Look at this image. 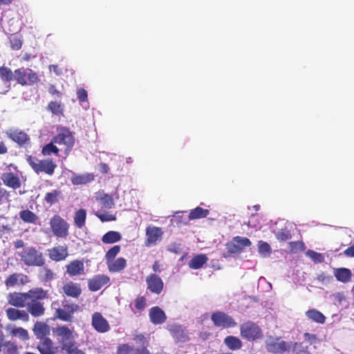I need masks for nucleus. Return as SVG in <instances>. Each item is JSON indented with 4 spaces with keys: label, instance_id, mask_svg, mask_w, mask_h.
<instances>
[{
    "label": "nucleus",
    "instance_id": "nucleus-1",
    "mask_svg": "<svg viewBox=\"0 0 354 354\" xmlns=\"http://www.w3.org/2000/svg\"><path fill=\"white\" fill-rule=\"evenodd\" d=\"M53 333L57 337L62 349L67 354H75L78 352L73 330L66 326H59L53 330Z\"/></svg>",
    "mask_w": 354,
    "mask_h": 354
},
{
    "label": "nucleus",
    "instance_id": "nucleus-2",
    "mask_svg": "<svg viewBox=\"0 0 354 354\" xmlns=\"http://www.w3.org/2000/svg\"><path fill=\"white\" fill-rule=\"evenodd\" d=\"M21 262L27 266L41 267L45 263V259L42 252L32 246L24 248L17 252Z\"/></svg>",
    "mask_w": 354,
    "mask_h": 354
},
{
    "label": "nucleus",
    "instance_id": "nucleus-3",
    "mask_svg": "<svg viewBox=\"0 0 354 354\" xmlns=\"http://www.w3.org/2000/svg\"><path fill=\"white\" fill-rule=\"evenodd\" d=\"M266 350L274 354L289 352L293 348L292 342H286L280 337H274L269 336L265 341Z\"/></svg>",
    "mask_w": 354,
    "mask_h": 354
},
{
    "label": "nucleus",
    "instance_id": "nucleus-4",
    "mask_svg": "<svg viewBox=\"0 0 354 354\" xmlns=\"http://www.w3.org/2000/svg\"><path fill=\"white\" fill-rule=\"evenodd\" d=\"M53 142L60 147V151H64L66 158L74 146L75 138L68 129H63L53 138Z\"/></svg>",
    "mask_w": 354,
    "mask_h": 354
},
{
    "label": "nucleus",
    "instance_id": "nucleus-5",
    "mask_svg": "<svg viewBox=\"0 0 354 354\" xmlns=\"http://www.w3.org/2000/svg\"><path fill=\"white\" fill-rule=\"evenodd\" d=\"M27 161L31 168L37 174L45 173L49 176L54 174L56 164L50 159L38 160L36 158L29 156Z\"/></svg>",
    "mask_w": 354,
    "mask_h": 354
},
{
    "label": "nucleus",
    "instance_id": "nucleus-6",
    "mask_svg": "<svg viewBox=\"0 0 354 354\" xmlns=\"http://www.w3.org/2000/svg\"><path fill=\"white\" fill-rule=\"evenodd\" d=\"M252 243L250 240L243 236H234L225 246L227 254H223L224 258H227L230 254L243 252L245 248L250 247Z\"/></svg>",
    "mask_w": 354,
    "mask_h": 354
},
{
    "label": "nucleus",
    "instance_id": "nucleus-7",
    "mask_svg": "<svg viewBox=\"0 0 354 354\" xmlns=\"http://www.w3.org/2000/svg\"><path fill=\"white\" fill-rule=\"evenodd\" d=\"M241 335L248 341H254L263 337V332L255 323L248 321L240 326Z\"/></svg>",
    "mask_w": 354,
    "mask_h": 354
},
{
    "label": "nucleus",
    "instance_id": "nucleus-8",
    "mask_svg": "<svg viewBox=\"0 0 354 354\" xmlns=\"http://www.w3.org/2000/svg\"><path fill=\"white\" fill-rule=\"evenodd\" d=\"M15 80L21 85H32L39 81L37 73L32 69L21 68L15 71Z\"/></svg>",
    "mask_w": 354,
    "mask_h": 354
},
{
    "label": "nucleus",
    "instance_id": "nucleus-9",
    "mask_svg": "<svg viewBox=\"0 0 354 354\" xmlns=\"http://www.w3.org/2000/svg\"><path fill=\"white\" fill-rule=\"evenodd\" d=\"M49 224L53 233L57 237L65 238L68 235V223L59 215H54Z\"/></svg>",
    "mask_w": 354,
    "mask_h": 354
},
{
    "label": "nucleus",
    "instance_id": "nucleus-10",
    "mask_svg": "<svg viewBox=\"0 0 354 354\" xmlns=\"http://www.w3.org/2000/svg\"><path fill=\"white\" fill-rule=\"evenodd\" d=\"M211 319L216 327L227 328H233L237 325L231 316L221 311L214 313L211 316Z\"/></svg>",
    "mask_w": 354,
    "mask_h": 354
},
{
    "label": "nucleus",
    "instance_id": "nucleus-11",
    "mask_svg": "<svg viewBox=\"0 0 354 354\" xmlns=\"http://www.w3.org/2000/svg\"><path fill=\"white\" fill-rule=\"evenodd\" d=\"M163 235V231L160 227L155 226H149L146 229V240L145 245L147 247H151L156 245L160 241Z\"/></svg>",
    "mask_w": 354,
    "mask_h": 354
},
{
    "label": "nucleus",
    "instance_id": "nucleus-12",
    "mask_svg": "<svg viewBox=\"0 0 354 354\" xmlns=\"http://www.w3.org/2000/svg\"><path fill=\"white\" fill-rule=\"evenodd\" d=\"M79 308V306L75 304H65L63 308H57L55 317L64 322H71L73 319V315Z\"/></svg>",
    "mask_w": 354,
    "mask_h": 354
},
{
    "label": "nucleus",
    "instance_id": "nucleus-13",
    "mask_svg": "<svg viewBox=\"0 0 354 354\" xmlns=\"http://www.w3.org/2000/svg\"><path fill=\"white\" fill-rule=\"evenodd\" d=\"M92 326L100 333H106L110 330L108 321L100 313H94L92 315Z\"/></svg>",
    "mask_w": 354,
    "mask_h": 354
},
{
    "label": "nucleus",
    "instance_id": "nucleus-14",
    "mask_svg": "<svg viewBox=\"0 0 354 354\" xmlns=\"http://www.w3.org/2000/svg\"><path fill=\"white\" fill-rule=\"evenodd\" d=\"M146 283L147 289L153 293L159 295L163 289V281L161 278L156 274H151L147 276Z\"/></svg>",
    "mask_w": 354,
    "mask_h": 354
},
{
    "label": "nucleus",
    "instance_id": "nucleus-15",
    "mask_svg": "<svg viewBox=\"0 0 354 354\" xmlns=\"http://www.w3.org/2000/svg\"><path fill=\"white\" fill-rule=\"evenodd\" d=\"M8 136L21 147H26L30 143L29 136L23 131L15 129L7 131Z\"/></svg>",
    "mask_w": 354,
    "mask_h": 354
},
{
    "label": "nucleus",
    "instance_id": "nucleus-16",
    "mask_svg": "<svg viewBox=\"0 0 354 354\" xmlns=\"http://www.w3.org/2000/svg\"><path fill=\"white\" fill-rule=\"evenodd\" d=\"M8 304L18 308L26 306L28 300L26 292H12L8 297Z\"/></svg>",
    "mask_w": 354,
    "mask_h": 354
},
{
    "label": "nucleus",
    "instance_id": "nucleus-17",
    "mask_svg": "<svg viewBox=\"0 0 354 354\" xmlns=\"http://www.w3.org/2000/svg\"><path fill=\"white\" fill-rule=\"evenodd\" d=\"M1 180L3 184L14 189L21 187V180L19 176L12 172H6L2 174Z\"/></svg>",
    "mask_w": 354,
    "mask_h": 354
},
{
    "label": "nucleus",
    "instance_id": "nucleus-18",
    "mask_svg": "<svg viewBox=\"0 0 354 354\" xmlns=\"http://www.w3.org/2000/svg\"><path fill=\"white\" fill-rule=\"evenodd\" d=\"M47 251L50 259L55 261L64 260L68 256L67 248L63 245L54 247Z\"/></svg>",
    "mask_w": 354,
    "mask_h": 354
},
{
    "label": "nucleus",
    "instance_id": "nucleus-19",
    "mask_svg": "<svg viewBox=\"0 0 354 354\" xmlns=\"http://www.w3.org/2000/svg\"><path fill=\"white\" fill-rule=\"evenodd\" d=\"M6 313L8 319L11 321L20 319L24 322H28L29 320L28 313L24 310L8 308L6 310Z\"/></svg>",
    "mask_w": 354,
    "mask_h": 354
},
{
    "label": "nucleus",
    "instance_id": "nucleus-20",
    "mask_svg": "<svg viewBox=\"0 0 354 354\" xmlns=\"http://www.w3.org/2000/svg\"><path fill=\"white\" fill-rule=\"evenodd\" d=\"M109 280V277L106 275H96L88 281V288L91 291H97L103 286L108 283Z\"/></svg>",
    "mask_w": 354,
    "mask_h": 354
},
{
    "label": "nucleus",
    "instance_id": "nucleus-21",
    "mask_svg": "<svg viewBox=\"0 0 354 354\" xmlns=\"http://www.w3.org/2000/svg\"><path fill=\"white\" fill-rule=\"evenodd\" d=\"M64 293L73 298H77L82 293L80 285L72 281L68 282L62 288Z\"/></svg>",
    "mask_w": 354,
    "mask_h": 354
},
{
    "label": "nucleus",
    "instance_id": "nucleus-22",
    "mask_svg": "<svg viewBox=\"0 0 354 354\" xmlns=\"http://www.w3.org/2000/svg\"><path fill=\"white\" fill-rule=\"evenodd\" d=\"M151 322L154 324H160L165 322L166 315L165 312L158 306L153 307L149 310Z\"/></svg>",
    "mask_w": 354,
    "mask_h": 354
},
{
    "label": "nucleus",
    "instance_id": "nucleus-23",
    "mask_svg": "<svg viewBox=\"0 0 354 354\" xmlns=\"http://www.w3.org/2000/svg\"><path fill=\"white\" fill-rule=\"evenodd\" d=\"M66 272L71 276L74 277L82 274L84 272V266L82 261L75 260L66 266Z\"/></svg>",
    "mask_w": 354,
    "mask_h": 354
},
{
    "label": "nucleus",
    "instance_id": "nucleus-24",
    "mask_svg": "<svg viewBox=\"0 0 354 354\" xmlns=\"http://www.w3.org/2000/svg\"><path fill=\"white\" fill-rule=\"evenodd\" d=\"M28 312L34 317L42 316L45 308L41 301H28L26 305Z\"/></svg>",
    "mask_w": 354,
    "mask_h": 354
},
{
    "label": "nucleus",
    "instance_id": "nucleus-25",
    "mask_svg": "<svg viewBox=\"0 0 354 354\" xmlns=\"http://www.w3.org/2000/svg\"><path fill=\"white\" fill-rule=\"evenodd\" d=\"M168 329L174 338L179 342H185L187 339V334L185 330L180 325L171 324Z\"/></svg>",
    "mask_w": 354,
    "mask_h": 354
},
{
    "label": "nucleus",
    "instance_id": "nucleus-26",
    "mask_svg": "<svg viewBox=\"0 0 354 354\" xmlns=\"http://www.w3.org/2000/svg\"><path fill=\"white\" fill-rule=\"evenodd\" d=\"M41 342L37 348L41 354H56V348L53 346L52 340L48 337L41 339Z\"/></svg>",
    "mask_w": 354,
    "mask_h": 354
},
{
    "label": "nucleus",
    "instance_id": "nucleus-27",
    "mask_svg": "<svg viewBox=\"0 0 354 354\" xmlns=\"http://www.w3.org/2000/svg\"><path fill=\"white\" fill-rule=\"evenodd\" d=\"M95 199L102 209H111L115 205L113 198L105 193H98L95 196Z\"/></svg>",
    "mask_w": 354,
    "mask_h": 354
},
{
    "label": "nucleus",
    "instance_id": "nucleus-28",
    "mask_svg": "<svg viewBox=\"0 0 354 354\" xmlns=\"http://www.w3.org/2000/svg\"><path fill=\"white\" fill-rule=\"evenodd\" d=\"M33 333L37 339H44L49 334L50 328L46 323L37 322L33 327Z\"/></svg>",
    "mask_w": 354,
    "mask_h": 354
},
{
    "label": "nucleus",
    "instance_id": "nucleus-29",
    "mask_svg": "<svg viewBox=\"0 0 354 354\" xmlns=\"http://www.w3.org/2000/svg\"><path fill=\"white\" fill-rule=\"evenodd\" d=\"M28 301H39L47 296V292L41 288H34L26 292Z\"/></svg>",
    "mask_w": 354,
    "mask_h": 354
},
{
    "label": "nucleus",
    "instance_id": "nucleus-30",
    "mask_svg": "<svg viewBox=\"0 0 354 354\" xmlns=\"http://www.w3.org/2000/svg\"><path fill=\"white\" fill-rule=\"evenodd\" d=\"M108 269L111 272H118L122 270L127 266V261L123 257L113 259L106 262Z\"/></svg>",
    "mask_w": 354,
    "mask_h": 354
},
{
    "label": "nucleus",
    "instance_id": "nucleus-31",
    "mask_svg": "<svg viewBox=\"0 0 354 354\" xmlns=\"http://www.w3.org/2000/svg\"><path fill=\"white\" fill-rule=\"evenodd\" d=\"M208 258L205 254H201L194 256L189 262V266L192 269L197 270L203 267L207 263Z\"/></svg>",
    "mask_w": 354,
    "mask_h": 354
},
{
    "label": "nucleus",
    "instance_id": "nucleus-32",
    "mask_svg": "<svg viewBox=\"0 0 354 354\" xmlns=\"http://www.w3.org/2000/svg\"><path fill=\"white\" fill-rule=\"evenodd\" d=\"M334 275L338 281L346 283L351 278V272L347 268H337L334 270Z\"/></svg>",
    "mask_w": 354,
    "mask_h": 354
},
{
    "label": "nucleus",
    "instance_id": "nucleus-33",
    "mask_svg": "<svg viewBox=\"0 0 354 354\" xmlns=\"http://www.w3.org/2000/svg\"><path fill=\"white\" fill-rule=\"evenodd\" d=\"M93 175L91 174L74 175L71 178V182L73 185H84L91 182L93 180Z\"/></svg>",
    "mask_w": 354,
    "mask_h": 354
},
{
    "label": "nucleus",
    "instance_id": "nucleus-34",
    "mask_svg": "<svg viewBox=\"0 0 354 354\" xmlns=\"http://www.w3.org/2000/svg\"><path fill=\"white\" fill-rule=\"evenodd\" d=\"M306 317L319 324H324L325 322V316L319 311L316 309H311L306 312Z\"/></svg>",
    "mask_w": 354,
    "mask_h": 354
},
{
    "label": "nucleus",
    "instance_id": "nucleus-35",
    "mask_svg": "<svg viewBox=\"0 0 354 354\" xmlns=\"http://www.w3.org/2000/svg\"><path fill=\"white\" fill-rule=\"evenodd\" d=\"M122 238L121 234L116 231H109L102 238L104 243L111 244L119 241Z\"/></svg>",
    "mask_w": 354,
    "mask_h": 354
},
{
    "label": "nucleus",
    "instance_id": "nucleus-36",
    "mask_svg": "<svg viewBox=\"0 0 354 354\" xmlns=\"http://www.w3.org/2000/svg\"><path fill=\"white\" fill-rule=\"evenodd\" d=\"M86 212L84 209H80L75 212L74 215V223L78 228H82L85 225Z\"/></svg>",
    "mask_w": 354,
    "mask_h": 354
},
{
    "label": "nucleus",
    "instance_id": "nucleus-37",
    "mask_svg": "<svg viewBox=\"0 0 354 354\" xmlns=\"http://www.w3.org/2000/svg\"><path fill=\"white\" fill-rule=\"evenodd\" d=\"M225 345L231 350H236L242 346L241 341L236 337L227 336L224 339Z\"/></svg>",
    "mask_w": 354,
    "mask_h": 354
},
{
    "label": "nucleus",
    "instance_id": "nucleus-38",
    "mask_svg": "<svg viewBox=\"0 0 354 354\" xmlns=\"http://www.w3.org/2000/svg\"><path fill=\"white\" fill-rule=\"evenodd\" d=\"M0 79L3 82H10L15 80V74L6 66L0 67Z\"/></svg>",
    "mask_w": 354,
    "mask_h": 354
},
{
    "label": "nucleus",
    "instance_id": "nucleus-39",
    "mask_svg": "<svg viewBox=\"0 0 354 354\" xmlns=\"http://www.w3.org/2000/svg\"><path fill=\"white\" fill-rule=\"evenodd\" d=\"M209 213V211L201 207H197L192 209L189 214V218L191 220L205 218Z\"/></svg>",
    "mask_w": 354,
    "mask_h": 354
},
{
    "label": "nucleus",
    "instance_id": "nucleus-40",
    "mask_svg": "<svg viewBox=\"0 0 354 354\" xmlns=\"http://www.w3.org/2000/svg\"><path fill=\"white\" fill-rule=\"evenodd\" d=\"M19 217L23 221L28 223H35L37 219L36 214L28 209L21 211Z\"/></svg>",
    "mask_w": 354,
    "mask_h": 354
},
{
    "label": "nucleus",
    "instance_id": "nucleus-41",
    "mask_svg": "<svg viewBox=\"0 0 354 354\" xmlns=\"http://www.w3.org/2000/svg\"><path fill=\"white\" fill-rule=\"evenodd\" d=\"M258 252L262 257H268L270 255L272 249L267 242L259 241L258 243Z\"/></svg>",
    "mask_w": 354,
    "mask_h": 354
},
{
    "label": "nucleus",
    "instance_id": "nucleus-42",
    "mask_svg": "<svg viewBox=\"0 0 354 354\" xmlns=\"http://www.w3.org/2000/svg\"><path fill=\"white\" fill-rule=\"evenodd\" d=\"M59 151L60 149L55 145L53 140L50 143L47 144L43 147L41 152L44 156H50L52 153L58 156Z\"/></svg>",
    "mask_w": 354,
    "mask_h": 354
},
{
    "label": "nucleus",
    "instance_id": "nucleus-43",
    "mask_svg": "<svg viewBox=\"0 0 354 354\" xmlns=\"http://www.w3.org/2000/svg\"><path fill=\"white\" fill-rule=\"evenodd\" d=\"M77 96L78 100H80L82 107L84 109H88V94L85 89L80 88L77 91Z\"/></svg>",
    "mask_w": 354,
    "mask_h": 354
},
{
    "label": "nucleus",
    "instance_id": "nucleus-44",
    "mask_svg": "<svg viewBox=\"0 0 354 354\" xmlns=\"http://www.w3.org/2000/svg\"><path fill=\"white\" fill-rule=\"evenodd\" d=\"M95 214L97 218H99V219L102 222H107V221H112L116 220V217L114 214H112L108 212H105L103 209L97 211L95 213Z\"/></svg>",
    "mask_w": 354,
    "mask_h": 354
},
{
    "label": "nucleus",
    "instance_id": "nucleus-45",
    "mask_svg": "<svg viewBox=\"0 0 354 354\" xmlns=\"http://www.w3.org/2000/svg\"><path fill=\"white\" fill-rule=\"evenodd\" d=\"M138 350L128 344H123L118 346L117 349L118 354H137Z\"/></svg>",
    "mask_w": 354,
    "mask_h": 354
},
{
    "label": "nucleus",
    "instance_id": "nucleus-46",
    "mask_svg": "<svg viewBox=\"0 0 354 354\" xmlns=\"http://www.w3.org/2000/svg\"><path fill=\"white\" fill-rule=\"evenodd\" d=\"M61 197V192L57 190H54L51 192H48L45 195V201L47 203L50 205L55 204L58 202L59 198Z\"/></svg>",
    "mask_w": 354,
    "mask_h": 354
},
{
    "label": "nucleus",
    "instance_id": "nucleus-47",
    "mask_svg": "<svg viewBox=\"0 0 354 354\" xmlns=\"http://www.w3.org/2000/svg\"><path fill=\"white\" fill-rule=\"evenodd\" d=\"M189 220L190 219L189 218V216L187 217L183 213L180 214L178 212L176 215L173 216V217L171 218V223L173 225H181L187 224Z\"/></svg>",
    "mask_w": 354,
    "mask_h": 354
},
{
    "label": "nucleus",
    "instance_id": "nucleus-48",
    "mask_svg": "<svg viewBox=\"0 0 354 354\" xmlns=\"http://www.w3.org/2000/svg\"><path fill=\"white\" fill-rule=\"evenodd\" d=\"M39 277L42 281H48L55 278V274L48 268H43L39 271Z\"/></svg>",
    "mask_w": 354,
    "mask_h": 354
},
{
    "label": "nucleus",
    "instance_id": "nucleus-49",
    "mask_svg": "<svg viewBox=\"0 0 354 354\" xmlns=\"http://www.w3.org/2000/svg\"><path fill=\"white\" fill-rule=\"evenodd\" d=\"M306 254L315 263H320L324 261V256L322 254L318 253L315 251L308 250Z\"/></svg>",
    "mask_w": 354,
    "mask_h": 354
},
{
    "label": "nucleus",
    "instance_id": "nucleus-50",
    "mask_svg": "<svg viewBox=\"0 0 354 354\" xmlns=\"http://www.w3.org/2000/svg\"><path fill=\"white\" fill-rule=\"evenodd\" d=\"M12 333L14 336L19 337L21 340H28L29 339L28 331L21 327L14 328Z\"/></svg>",
    "mask_w": 354,
    "mask_h": 354
},
{
    "label": "nucleus",
    "instance_id": "nucleus-51",
    "mask_svg": "<svg viewBox=\"0 0 354 354\" xmlns=\"http://www.w3.org/2000/svg\"><path fill=\"white\" fill-rule=\"evenodd\" d=\"M120 251V247L119 245H114L110 250H109L105 255L106 262L114 259Z\"/></svg>",
    "mask_w": 354,
    "mask_h": 354
},
{
    "label": "nucleus",
    "instance_id": "nucleus-52",
    "mask_svg": "<svg viewBox=\"0 0 354 354\" xmlns=\"http://www.w3.org/2000/svg\"><path fill=\"white\" fill-rule=\"evenodd\" d=\"M48 109L53 114H56V115L62 113L63 111V108H62V104L57 102H50L48 104Z\"/></svg>",
    "mask_w": 354,
    "mask_h": 354
},
{
    "label": "nucleus",
    "instance_id": "nucleus-53",
    "mask_svg": "<svg viewBox=\"0 0 354 354\" xmlns=\"http://www.w3.org/2000/svg\"><path fill=\"white\" fill-rule=\"evenodd\" d=\"M10 43L13 50H19L22 45L21 40L19 36L13 35L10 37Z\"/></svg>",
    "mask_w": 354,
    "mask_h": 354
},
{
    "label": "nucleus",
    "instance_id": "nucleus-54",
    "mask_svg": "<svg viewBox=\"0 0 354 354\" xmlns=\"http://www.w3.org/2000/svg\"><path fill=\"white\" fill-rule=\"evenodd\" d=\"M19 275L18 273H14L12 274L9 275L6 281L5 284L8 287H13L15 285L19 283V279H18Z\"/></svg>",
    "mask_w": 354,
    "mask_h": 354
},
{
    "label": "nucleus",
    "instance_id": "nucleus-55",
    "mask_svg": "<svg viewBox=\"0 0 354 354\" xmlns=\"http://www.w3.org/2000/svg\"><path fill=\"white\" fill-rule=\"evenodd\" d=\"M296 354H310L307 347H304L301 344L293 342V348H292Z\"/></svg>",
    "mask_w": 354,
    "mask_h": 354
},
{
    "label": "nucleus",
    "instance_id": "nucleus-56",
    "mask_svg": "<svg viewBox=\"0 0 354 354\" xmlns=\"http://www.w3.org/2000/svg\"><path fill=\"white\" fill-rule=\"evenodd\" d=\"M278 240L286 241L291 238L290 232L286 229H282L276 234Z\"/></svg>",
    "mask_w": 354,
    "mask_h": 354
},
{
    "label": "nucleus",
    "instance_id": "nucleus-57",
    "mask_svg": "<svg viewBox=\"0 0 354 354\" xmlns=\"http://www.w3.org/2000/svg\"><path fill=\"white\" fill-rule=\"evenodd\" d=\"M317 280L324 285L328 284L333 280V277L327 275L325 273H321L317 277Z\"/></svg>",
    "mask_w": 354,
    "mask_h": 354
},
{
    "label": "nucleus",
    "instance_id": "nucleus-58",
    "mask_svg": "<svg viewBox=\"0 0 354 354\" xmlns=\"http://www.w3.org/2000/svg\"><path fill=\"white\" fill-rule=\"evenodd\" d=\"M145 306H146V299L144 297H138L136 299V303H135V306L138 309L142 310L145 308Z\"/></svg>",
    "mask_w": 354,
    "mask_h": 354
},
{
    "label": "nucleus",
    "instance_id": "nucleus-59",
    "mask_svg": "<svg viewBox=\"0 0 354 354\" xmlns=\"http://www.w3.org/2000/svg\"><path fill=\"white\" fill-rule=\"evenodd\" d=\"M304 339L306 342H308V343H310V344H315L317 341V337L314 334L306 333H304Z\"/></svg>",
    "mask_w": 354,
    "mask_h": 354
},
{
    "label": "nucleus",
    "instance_id": "nucleus-60",
    "mask_svg": "<svg viewBox=\"0 0 354 354\" xmlns=\"http://www.w3.org/2000/svg\"><path fill=\"white\" fill-rule=\"evenodd\" d=\"M49 70L50 71H53L57 76L61 75L63 73L62 69L59 66L55 64L50 65Z\"/></svg>",
    "mask_w": 354,
    "mask_h": 354
},
{
    "label": "nucleus",
    "instance_id": "nucleus-61",
    "mask_svg": "<svg viewBox=\"0 0 354 354\" xmlns=\"http://www.w3.org/2000/svg\"><path fill=\"white\" fill-rule=\"evenodd\" d=\"M19 277V283L24 285L29 282V279L28 276L22 274V273H18Z\"/></svg>",
    "mask_w": 354,
    "mask_h": 354
},
{
    "label": "nucleus",
    "instance_id": "nucleus-62",
    "mask_svg": "<svg viewBox=\"0 0 354 354\" xmlns=\"http://www.w3.org/2000/svg\"><path fill=\"white\" fill-rule=\"evenodd\" d=\"M99 170L102 173L107 174L109 171V167L107 164L102 162L99 165Z\"/></svg>",
    "mask_w": 354,
    "mask_h": 354
},
{
    "label": "nucleus",
    "instance_id": "nucleus-63",
    "mask_svg": "<svg viewBox=\"0 0 354 354\" xmlns=\"http://www.w3.org/2000/svg\"><path fill=\"white\" fill-rule=\"evenodd\" d=\"M344 254L347 257H354V243L351 247H348L345 251Z\"/></svg>",
    "mask_w": 354,
    "mask_h": 354
},
{
    "label": "nucleus",
    "instance_id": "nucleus-64",
    "mask_svg": "<svg viewBox=\"0 0 354 354\" xmlns=\"http://www.w3.org/2000/svg\"><path fill=\"white\" fill-rule=\"evenodd\" d=\"M152 269L155 272H160L162 271V266L158 261H155Z\"/></svg>",
    "mask_w": 354,
    "mask_h": 354
}]
</instances>
